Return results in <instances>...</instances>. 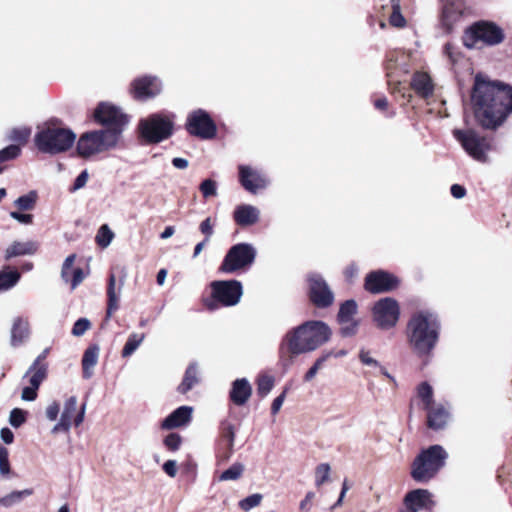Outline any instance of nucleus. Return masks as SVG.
I'll return each instance as SVG.
<instances>
[{
    "instance_id": "obj_1",
    "label": "nucleus",
    "mask_w": 512,
    "mask_h": 512,
    "mask_svg": "<svg viewBox=\"0 0 512 512\" xmlns=\"http://www.w3.org/2000/svg\"><path fill=\"white\" fill-rule=\"evenodd\" d=\"M471 102L479 124L486 129H496L512 113V87L477 74Z\"/></svg>"
},
{
    "instance_id": "obj_2",
    "label": "nucleus",
    "mask_w": 512,
    "mask_h": 512,
    "mask_svg": "<svg viewBox=\"0 0 512 512\" xmlns=\"http://www.w3.org/2000/svg\"><path fill=\"white\" fill-rule=\"evenodd\" d=\"M331 329L322 321H306L289 330L282 339L279 348L280 363L288 369L295 356L315 351L329 341Z\"/></svg>"
},
{
    "instance_id": "obj_3",
    "label": "nucleus",
    "mask_w": 512,
    "mask_h": 512,
    "mask_svg": "<svg viewBox=\"0 0 512 512\" xmlns=\"http://www.w3.org/2000/svg\"><path fill=\"white\" fill-rule=\"evenodd\" d=\"M439 328L437 317L428 311H420L411 317L407 324V337L416 354H430L438 341Z\"/></svg>"
},
{
    "instance_id": "obj_4",
    "label": "nucleus",
    "mask_w": 512,
    "mask_h": 512,
    "mask_svg": "<svg viewBox=\"0 0 512 512\" xmlns=\"http://www.w3.org/2000/svg\"><path fill=\"white\" fill-rule=\"evenodd\" d=\"M447 452L441 445H432L423 449L411 465V477L420 483L433 479L445 466Z\"/></svg>"
},
{
    "instance_id": "obj_5",
    "label": "nucleus",
    "mask_w": 512,
    "mask_h": 512,
    "mask_svg": "<svg viewBox=\"0 0 512 512\" xmlns=\"http://www.w3.org/2000/svg\"><path fill=\"white\" fill-rule=\"evenodd\" d=\"M121 129H102L82 134L77 142V152L88 158L114 148L120 138Z\"/></svg>"
},
{
    "instance_id": "obj_6",
    "label": "nucleus",
    "mask_w": 512,
    "mask_h": 512,
    "mask_svg": "<svg viewBox=\"0 0 512 512\" xmlns=\"http://www.w3.org/2000/svg\"><path fill=\"white\" fill-rule=\"evenodd\" d=\"M75 139L76 135L70 129L47 126L36 133L34 142L39 151L57 154L71 148Z\"/></svg>"
},
{
    "instance_id": "obj_7",
    "label": "nucleus",
    "mask_w": 512,
    "mask_h": 512,
    "mask_svg": "<svg viewBox=\"0 0 512 512\" xmlns=\"http://www.w3.org/2000/svg\"><path fill=\"white\" fill-rule=\"evenodd\" d=\"M504 38V31L501 27L493 22L479 21L465 31L463 44L469 49L478 48L480 43L494 46L500 44Z\"/></svg>"
},
{
    "instance_id": "obj_8",
    "label": "nucleus",
    "mask_w": 512,
    "mask_h": 512,
    "mask_svg": "<svg viewBox=\"0 0 512 512\" xmlns=\"http://www.w3.org/2000/svg\"><path fill=\"white\" fill-rule=\"evenodd\" d=\"M453 135L460 142L466 153L474 160L485 162L487 153L492 150V141L489 138L480 136L472 129L453 131Z\"/></svg>"
},
{
    "instance_id": "obj_9",
    "label": "nucleus",
    "mask_w": 512,
    "mask_h": 512,
    "mask_svg": "<svg viewBox=\"0 0 512 512\" xmlns=\"http://www.w3.org/2000/svg\"><path fill=\"white\" fill-rule=\"evenodd\" d=\"M141 136L149 143H159L173 133V121L162 114H152L139 123Z\"/></svg>"
},
{
    "instance_id": "obj_10",
    "label": "nucleus",
    "mask_w": 512,
    "mask_h": 512,
    "mask_svg": "<svg viewBox=\"0 0 512 512\" xmlns=\"http://www.w3.org/2000/svg\"><path fill=\"white\" fill-rule=\"evenodd\" d=\"M256 249L249 243L233 245L225 255L219 270L223 273H234L250 267L256 258Z\"/></svg>"
},
{
    "instance_id": "obj_11",
    "label": "nucleus",
    "mask_w": 512,
    "mask_h": 512,
    "mask_svg": "<svg viewBox=\"0 0 512 512\" xmlns=\"http://www.w3.org/2000/svg\"><path fill=\"white\" fill-rule=\"evenodd\" d=\"M78 400L76 396L68 397L63 405L59 421L51 429L52 434L59 432H69L72 425L79 427L85 418L86 404L83 403L81 407L77 408Z\"/></svg>"
},
{
    "instance_id": "obj_12",
    "label": "nucleus",
    "mask_w": 512,
    "mask_h": 512,
    "mask_svg": "<svg viewBox=\"0 0 512 512\" xmlns=\"http://www.w3.org/2000/svg\"><path fill=\"white\" fill-rule=\"evenodd\" d=\"M373 320L380 329H390L396 325L400 316L397 301L386 297L377 301L372 310Z\"/></svg>"
},
{
    "instance_id": "obj_13",
    "label": "nucleus",
    "mask_w": 512,
    "mask_h": 512,
    "mask_svg": "<svg viewBox=\"0 0 512 512\" xmlns=\"http://www.w3.org/2000/svg\"><path fill=\"white\" fill-rule=\"evenodd\" d=\"M186 129L190 135L201 139H211L216 135L217 129L210 115L202 109L191 112L187 117Z\"/></svg>"
},
{
    "instance_id": "obj_14",
    "label": "nucleus",
    "mask_w": 512,
    "mask_h": 512,
    "mask_svg": "<svg viewBox=\"0 0 512 512\" xmlns=\"http://www.w3.org/2000/svg\"><path fill=\"white\" fill-rule=\"evenodd\" d=\"M212 297L223 306H234L242 296V285L237 280L214 281L211 283Z\"/></svg>"
},
{
    "instance_id": "obj_15",
    "label": "nucleus",
    "mask_w": 512,
    "mask_h": 512,
    "mask_svg": "<svg viewBox=\"0 0 512 512\" xmlns=\"http://www.w3.org/2000/svg\"><path fill=\"white\" fill-rule=\"evenodd\" d=\"M308 282L310 300L314 305L325 308L333 303L334 294L321 275L316 273L310 274Z\"/></svg>"
},
{
    "instance_id": "obj_16",
    "label": "nucleus",
    "mask_w": 512,
    "mask_h": 512,
    "mask_svg": "<svg viewBox=\"0 0 512 512\" xmlns=\"http://www.w3.org/2000/svg\"><path fill=\"white\" fill-rule=\"evenodd\" d=\"M95 120L107 129H121L127 124L128 119L120 109L109 103H100L94 112Z\"/></svg>"
},
{
    "instance_id": "obj_17",
    "label": "nucleus",
    "mask_w": 512,
    "mask_h": 512,
    "mask_svg": "<svg viewBox=\"0 0 512 512\" xmlns=\"http://www.w3.org/2000/svg\"><path fill=\"white\" fill-rule=\"evenodd\" d=\"M399 279L384 270L370 272L365 278V289L371 293L389 292L398 287Z\"/></svg>"
},
{
    "instance_id": "obj_18",
    "label": "nucleus",
    "mask_w": 512,
    "mask_h": 512,
    "mask_svg": "<svg viewBox=\"0 0 512 512\" xmlns=\"http://www.w3.org/2000/svg\"><path fill=\"white\" fill-rule=\"evenodd\" d=\"M239 179L241 185L251 193H256L268 185V180L264 175L245 165L239 166Z\"/></svg>"
},
{
    "instance_id": "obj_19",
    "label": "nucleus",
    "mask_w": 512,
    "mask_h": 512,
    "mask_svg": "<svg viewBox=\"0 0 512 512\" xmlns=\"http://www.w3.org/2000/svg\"><path fill=\"white\" fill-rule=\"evenodd\" d=\"M161 87L158 78L145 76L134 81L133 94L136 99L144 100L159 94Z\"/></svg>"
},
{
    "instance_id": "obj_20",
    "label": "nucleus",
    "mask_w": 512,
    "mask_h": 512,
    "mask_svg": "<svg viewBox=\"0 0 512 512\" xmlns=\"http://www.w3.org/2000/svg\"><path fill=\"white\" fill-rule=\"evenodd\" d=\"M124 286V277L118 282L114 273H110L107 285V311L106 320L119 309V301Z\"/></svg>"
},
{
    "instance_id": "obj_21",
    "label": "nucleus",
    "mask_w": 512,
    "mask_h": 512,
    "mask_svg": "<svg viewBox=\"0 0 512 512\" xmlns=\"http://www.w3.org/2000/svg\"><path fill=\"white\" fill-rule=\"evenodd\" d=\"M405 504L413 509H428L431 510L435 506L432 499V494L426 489H416L410 491L405 496Z\"/></svg>"
},
{
    "instance_id": "obj_22",
    "label": "nucleus",
    "mask_w": 512,
    "mask_h": 512,
    "mask_svg": "<svg viewBox=\"0 0 512 512\" xmlns=\"http://www.w3.org/2000/svg\"><path fill=\"white\" fill-rule=\"evenodd\" d=\"M193 408L181 406L168 415L161 423L162 429H174L188 424L192 418Z\"/></svg>"
},
{
    "instance_id": "obj_23",
    "label": "nucleus",
    "mask_w": 512,
    "mask_h": 512,
    "mask_svg": "<svg viewBox=\"0 0 512 512\" xmlns=\"http://www.w3.org/2000/svg\"><path fill=\"white\" fill-rule=\"evenodd\" d=\"M260 211L253 205H238L233 213L234 221L240 226H251L258 222Z\"/></svg>"
},
{
    "instance_id": "obj_24",
    "label": "nucleus",
    "mask_w": 512,
    "mask_h": 512,
    "mask_svg": "<svg viewBox=\"0 0 512 512\" xmlns=\"http://www.w3.org/2000/svg\"><path fill=\"white\" fill-rule=\"evenodd\" d=\"M428 427L434 430L443 429L449 420V411L443 404H433L430 409H426Z\"/></svg>"
},
{
    "instance_id": "obj_25",
    "label": "nucleus",
    "mask_w": 512,
    "mask_h": 512,
    "mask_svg": "<svg viewBox=\"0 0 512 512\" xmlns=\"http://www.w3.org/2000/svg\"><path fill=\"white\" fill-rule=\"evenodd\" d=\"M252 394V387L246 378L236 379L232 383L230 399L237 406H243Z\"/></svg>"
},
{
    "instance_id": "obj_26",
    "label": "nucleus",
    "mask_w": 512,
    "mask_h": 512,
    "mask_svg": "<svg viewBox=\"0 0 512 512\" xmlns=\"http://www.w3.org/2000/svg\"><path fill=\"white\" fill-rule=\"evenodd\" d=\"M411 87L421 97L427 98L433 94L434 84L426 72L414 73L411 80Z\"/></svg>"
},
{
    "instance_id": "obj_27",
    "label": "nucleus",
    "mask_w": 512,
    "mask_h": 512,
    "mask_svg": "<svg viewBox=\"0 0 512 512\" xmlns=\"http://www.w3.org/2000/svg\"><path fill=\"white\" fill-rule=\"evenodd\" d=\"M39 244L35 241H14L5 252V258L10 259L17 256L33 255L37 252Z\"/></svg>"
},
{
    "instance_id": "obj_28",
    "label": "nucleus",
    "mask_w": 512,
    "mask_h": 512,
    "mask_svg": "<svg viewBox=\"0 0 512 512\" xmlns=\"http://www.w3.org/2000/svg\"><path fill=\"white\" fill-rule=\"evenodd\" d=\"M99 351L98 345H90L85 350L82 358L83 377L85 379H89L93 375V368L98 362Z\"/></svg>"
},
{
    "instance_id": "obj_29",
    "label": "nucleus",
    "mask_w": 512,
    "mask_h": 512,
    "mask_svg": "<svg viewBox=\"0 0 512 512\" xmlns=\"http://www.w3.org/2000/svg\"><path fill=\"white\" fill-rule=\"evenodd\" d=\"M462 15V5L453 1L447 2L442 11V23L447 30H451L453 24Z\"/></svg>"
},
{
    "instance_id": "obj_30",
    "label": "nucleus",
    "mask_w": 512,
    "mask_h": 512,
    "mask_svg": "<svg viewBox=\"0 0 512 512\" xmlns=\"http://www.w3.org/2000/svg\"><path fill=\"white\" fill-rule=\"evenodd\" d=\"M29 337V324L22 318L15 319L11 329V344L16 347Z\"/></svg>"
},
{
    "instance_id": "obj_31",
    "label": "nucleus",
    "mask_w": 512,
    "mask_h": 512,
    "mask_svg": "<svg viewBox=\"0 0 512 512\" xmlns=\"http://www.w3.org/2000/svg\"><path fill=\"white\" fill-rule=\"evenodd\" d=\"M200 381L198 366L196 363H191L184 374L182 382L179 384L177 390L179 393L185 394L191 390Z\"/></svg>"
},
{
    "instance_id": "obj_32",
    "label": "nucleus",
    "mask_w": 512,
    "mask_h": 512,
    "mask_svg": "<svg viewBox=\"0 0 512 512\" xmlns=\"http://www.w3.org/2000/svg\"><path fill=\"white\" fill-rule=\"evenodd\" d=\"M20 279V273L17 270H11L9 267L0 272V292L14 287Z\"/></svg>"
},
{
    "instance_id": "obj_33",
    "label": "nucleus",
    "mask_w": 512,
    "mask_h": 512,
    "mask_svg": "<svg viewBox=\"0 0 512 512\" xmlns=\"http://www.w3.org/2000/svg\"><path fill=\"white\" fill-rule=\"evenodd\" d=\"M47 369V366H37L33 369V365H31L24 378L29 377V384L39 389L41 383L47 377Z\"/></svg>"
},
{
    "instance_id": "obj_34",
    "label": "nucleus",
    "mask_w": 512,
    "mask_h": 512,
    "mask_svg": "<svg viewBox=\"0 0 512 512\" xmlns=\"http://www.w3.org/2000/svg\"><path fill=\"white\" fill-rule=\"evenodd\" d=\"M33 494V489H24L21 491H13L8 495L0 498V506L9 508L21 502L25 497Z\"/></svg>"
},
{
    "instance_id": "obj_35",
    "label": "nucleus",
    "mask_w": 512,
    "mask_h": 512,
    "mask_svg": "<svg viewBox=\"0 0 512 512\" xmlns=\"http://www.w3.org/2000/svg\"><path fill=\"white\" fill-rule=\"evenodd\" d=\"M357 312V304L354 300H346L341 304L338 312V322H349L355 320L354 315Z\"/></svg>"
},
{
    "instance_id": "obj_36",
    "label": "nucleus",
    "mask_w": 512,
    "mask_h": 512,
    "mask_svg": "<svg viewBox=\"0 0 512 512\" xmlns=\"http://www.w3.org/2000/svg\"><path fill=\"white\" fill-rule=\"evenodd\" d=\"M145 338L144 334H138V333H132L129 335L123 350H122V357L126 358L131 356L141 345Z\"/></svg>"
},
{
    "instance_id": "obj_37",
    "label": "nucleus",
    "mask_w": 512,
    "mask_h": 512,
    "mask_svg": "<svg viewBox=\"0 0 512 512\" xmlns=\"http://www.w3.org/2000/svg\"><path fill=\"white\" fill-rule=\"evenodd\" d=\"M37 201V193L36 191H30L29 193L18 197L14 201V205L20 211H30L33 210Z\"/></svg>"
},
{
    "instance_id": "obj_38",
    "label": "nucleus",
    "mask_w": 512,
    "mask_h": 512,
    "mask_svg": "<svg viewBox=\"0 0 512 512\" xmlns=\"http://www.w3.org/2000/svg\"><path fill=\"white\" fill-rule=\"evenodd\" d=\"M417 393L424 404V409H430V406L435 404L433 402V389L427 382H423L418 386Z\"/></svg>"
},
{
    "instance_id": "obj_39",
    "label": "nucleus",
    "mask_w": 512,
    "mask_h": 512,
    "mask_svg": "<svg viewBox=\"0 0 512 512\" xmlns=\"http://www.w3.org/2000/svg\"><path fill=\"white\" fill-rule=\"evenodd\" d=\"M113 238L114 233L111 231L108 225L104 224L99 228L95 240L100 247L106 248L110 245Z\"/></svg>"
},
{
    "instance_id": "obj_40",
    "label": "nucleus",
    "mask_w": 512,
    "mask_h": 512,
    "mask_svg": "<svg viewBox=\"0 0 512 512\" xmlns=\"http://www.w3.org/2000/svg\"><path fill=\"white\" fill-rule=\"evenodd\" d=\"M244 472V465L241 463H234L228 469L223 471L219 476L220 481H230L239 479Z\"/></svg>"
},
{
    "instance_id": "obj_41",
    "label": "nucleus",
    "mask_w": 512,
    "mask_h": 512,
    "mask_svg": "<svg viewBox=\"0 0 512 512\" xmlns=\"http://www.w3.org/2000/svg\"><path fill=\"white\" fill-rule=\"evenodd\" d=\"M331 467L328 463H321L315 468V485L321 487L329 481Z\"/></svg>"
},
{
    "instance_id": "obj_42",
    "label": "nucleus",
    "mask_w": 512,
    "mask_h": 512,
    "mask_svg": "<svg viewBox=\"0 0 512 512\" xmlns=\"http://www.w3.org/2000/svg\"><path fill=\"white\" fill-rule=\"evenodd\" d=\"M263 495L260 493H255L247 496L246 498L239 501V508L245 512L250 511L251 509L259 506L262 502Z\"/></svg>"
},
{
    "instance_id": "obj_43",
    "label": "nucleus",
    "mask_w": 512,
    "mask_h": 512,
    "mask_svg": "<svg viewBox=\"0 0 512 512\" xmlns=\"http://www.w3.org/2000/svg\"><path fill=\"white\" fill-rule=\"evenodd\" d=\"M331 352H326L323 355H321L319 358L316 359L315 363L310 367V369L306 372L304 375V381L309 382L311 381L316 374L318 373L319 369L323 366V364L331 357Z\"/></svg>"
},
{
    "instance_id": "obj_44",
    "label": "nucleus",
    "mask_w": 512,
    "mask_h": 512,
    "mask_svg": "<svg viewBox=\"0 0 512 512\" xmlns=\"http://www.w3.org/2000/svg\"><path fill=\"white\" fill-rule=\"evenodd\" d=\"M222 437L227 442V447L229 452L225 455V460H228L230 455L233 452L234 440H235V430L232 424H225L222 429Z\"/></svg>"
},
{
    "instance_id": "obj_45",
    "label": "nucleus",
    "mask_w": 512,
    "mask_h": 512,
    "mask_svg": "<svg viewBox=\"0 0 512 512\" xmlns=\"http://www.w3.org/2000/svg\"><path fill=\"white\" fill-rule=\"evenodd\" d=\"M274 379L269 375H262L257 381V392L261 397H265L272 390Z\"/></svg>"
},
{
    "instance_id": "obj_46",
    "label": "nucleus",
    "mask_w": 512,
    "mask_h": 512,
    "mask_svg": "<svg viewBox=\"0 0 512 512\" xmlns=\"http://www.w3.org/2000/svg\"><path fill=\"white\" fill-rule=\"evenodd\" d=\"M30 133L31 130L26 127L14 128L10 131L8 139L23 144L28 140Z\"/></svg>"
},
{
    "instance_id": "obj_47",
    "label": "nucleus",
    "mask_w": 512,
    "mask_h": 512,
    "mask_svg": "<svg viewBox=\"0 0 512 512\" xmlns=\"http://www.w3.org/2000/svg\"><path fill=\"white\" fill-rule=\"evenodd\" d=\"M21 153L19 145H9L4 149L0 150V163L13 160L17 158Z\"/></svg>"
},
{
    "instance_id": "obj_48",
    "label": "nucleus",
    "mask_w": 512,
    "mask_h": 512,
    "mask_svg": "<svg viewBox=\"0 0 512 512\" xmlns=\"http://www.w3.org/2000/svg\"><path fill=\"white\" fill-rule=\"evenodd\" d=\"M199 189L204 198L214 197L217 195V183L212 179H205L202 181Z\"/></svg>"
},
{
    "instance_id": "obj_49",
    "label": "nucleus",
    "mask_w": 512,
    "mask_h": 512,
    "mask_svg": "<svg viewBox=\"0 0 512 512\" xmlns=\"http://www.w3.org/2000/svg\"><path fill=\"white\" fill-rule=\"evenodd\" d=\"M26 421V412L19 408H14L10 412L9 423L11 426L18 428Z\"/></svg>"
},
{
    "instance_id": "obj_50",
    "label": "nucleus",
    "mask_w": 512,
    "mask_h": 512,
    "mask_svg": "<svg viewBox=\"0 0 512 512\" xmlns=\"http://www.w3.org/2000/svg\"><path fill=\"white\" fill-rule=\"evenodd\" d=\"M90 327L91 323L87 318H80L74 323L71 333L73 336L80 337L84 335Z\"/></svg>"
},
{
    "instance_id": "obj_51",
    "label": "nucleus",
    "mask_w": 512,
    "mask_h": 512,
    "mask_svg": "<svg viewBox=\"0 0 512 512\" xmlns=\"http://www.w3.org/2000/svg\"><path fill=\"white\" fill-rule=\"evenodd\" d=\"M359 360L360 362L368 367L379 369L381 367V364L371 356L370 351L361 349L359 352Z\"/></svg>"
},
{
    "instance_id": "obj_52",
    "label": "nucleus",
    "mask_w": 512,
    "mask_h": 512,
    "mask_svg": "<svg viewBox=\"0 0 512 512\" xmlns=\"http://www.w3.org/2000/svg\"><path fill=\"white\" fill-rule=\"evenodd\" d=\"M182 443V438L177 433H170L164 439V444L167 449L171 451H177Z\"/></svg>"
},
{
    "instance_id": "obj_53",
    "label": "nucleus",
    "mask_w": 512,
    "mask_h": 512,
    "mask_svg": "<svg viewBox=\"0 0 512 512\" xmlns=\"http://www.w3.org/2000/svg\"><path fill=\"white\" fill-rule=\"evenodd\" d=\"M60 404L57 401L50 402L45 409V416L47 420L54 422L57 420L60 413Z\"/></svg>"
},
{
    "instance_id": "obj_54",
    "label": "nucleus",
    "mask_w": 512,
    "mask_h": 512,
    "mask_svg": "<svg viewBox=\"0 0 512 512\" xmlns=\"http://www.w3.org/2000/svg\"><path fill=\"white\" fill-rule=\"evenodd\" d=\"M10 472L8 449L0 446V473L7 475Z\"/></svg>"
},
{
    "instance_id": "obj_55",
    "label": "nucleus",
    "mask_w": 512,
    "mask_h": 512,
    "mask_svg": "<svg viewBox=\"0 0 512 512\" xmlns=\"http://www.w3.org/2000/svg\"><path fill=\"white\" fill-rule=\"evenodd\" d=\"M341 325V334L344 337H350L356 334L358 322L356 320H349V322H339Z\"/></svg>"
},
{
    "instance_id": "obj_56",
    "label": "nucleus",
    "mask_w": 512,
    "mask_h": 512,
    "mask_svg": "<svg viewBox=\"0 0 512 512\" xmlns=\"http://www.w3.org/2000/svg\"><path fill=\"white\" fill-rule=\"evenodd\" d=\"M214 222L210 217H207L200 223L199 229L202 234L205 235L206 241H209L210 237L213 235Z\"/></svg>"
},
{
    "instance_id": "obj_57",
    "label": "nucleus",
    "mask_w": 512,
    "mask_h": 512,
    "mask_svg": "<svg viewBox=\"0 0 512 512\" xmlns=\"http://www.w3.org/2000/svg\"><path fill=\"white\" fill-rule=\"evenodd\" d=\"M389 22L392 26L394 27H398V28H401V27H404L405 24H406V20L405 18L402 16V14L400 13L399 11V8L398 7H395L394 6V10L390 16V19H389Z\"/></svg>"
},
{
    "instance_id": "obj_58",
    "label": "nucleus",
    "mask_w": 512,
    "mask_h": 512,
    "mask_svg": "<svg viewBox=\"0 0 512 512\" xmlns=\"http://www.w3.org/2000/svg\"><path fill=\"white\" fill-rule=\"evenodd\" d=\"M10 217L14 220L18 221L21 224H32L33 222V215L32 214H26V213H20L18 211H11Z\"/></svg>"
},
{
    "instance_id": "obj_59",
    "label": "nucleus",
    "mask_w": 512,
    "mask_h": 512,
    "mask_svg": "<svg viewBox=\"0 0 512 512\" xmlns=\"http://www.w3.org/2000/svg\"><path fill=\"white\" fill-rule=\"evenodd\" d=\"M76 256L74 254L69 255L62 266L61 277L64 281L69 280V270L73 266Z\"/></svg>"
},
{
    "instance_id": "obj_60",
    "label": "nucleus",
    "mask_w": 512,
    "mask_h": 512,
    "mask_svg": "<svg viewBox=\"0 0 512 512\" xmlns=\"http://www.w3.org/2000/svg\"><path fill=\"white\" fill-rule=\"evenodd\" d=\"M38 388L29 385L22 389L21 398L24 401H34L37 398Z\"/></svg>"
},
{
    "instance_id": "obj_61",
    "label": "nucleus",
    "mask_w": 512,
    "mask_h": 512,
    "mask_svg": "<svg viewBox=\"0 0 512 512\" xmlns=\"http://www.w3.org/2000/svg\"><path fill=\"white\" fill-rule=\"evenodd\" d=\"M88 181V173L86 170L82 171L74 181L72 190L76 191L83 188Z\"/></svg>"
},
{
    "instance_id": "obj_62",
    "label": "nucleus",
    "mask_w": 512,
    "mask_h": 512,
    "mask_svg": "<svg viewBox=\"0 0 512 512\" xmlns=\"http://www.w3.org/2000/svg\"><path fill=\"white\" fill-rule=\"evenodd\" d=\"M163 470L170 477H175L177 474V463L175 460H168L163 465Z\"/></svg>"
},
{
    "instance_id": "obj_63",
    "label": "nucleus",
    "mask_w": 512,
    "mask_h": 512,
    "mask_svg": "<svg viewBox=\"0 0 512 512\" xmlns=\"http://www.w3.org/2000/svg\"><path fill=\"white\" fill-rule=\"evenodd\" d=\"M285 396H286V393H285V391H284V392H282L279 396H277V397L274 399V401H273V403H272V406H271V412H272V414H274V415H275V414H277V413L280 411V409H281V407H282V405H283V402H284V400H285Z\"/></svg>"
},
{
    "instance_id": "obj_64",
    "label": "nucleus",
    "mask_w": 512,
    "mask_h": 512,
    "mask_svg": "<svg viewBox=\"0 0 512 512\" xmlns=\"http://www.w3.org/2000/svg\"><path fill=\"white\" fill-rule=\"evenodd\" d=\"M315 497L314 492H308L305 496V498L300 502L299 508L303 512H308L311 506V501Z\"/></svg>"
}]
</instances>
